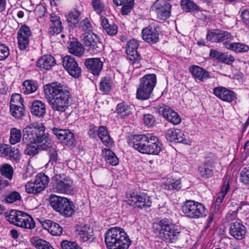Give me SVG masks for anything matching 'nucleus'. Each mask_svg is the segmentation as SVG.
I'll return each mask as SVG.
<instances>
[{"label": "nucleus", "mask_w": 249, "mask_h": 249, "mask_svg": "<svg viewBox=\"0 0 249 249\" xmlns=\"http://www.w3.org/2000/svg\"><path fill=\"white\" fill-rule=\"evenodd\" d=\"M43 89L45 99L54 111L65 112L72 104V97L69 90L59 83L46 84Z\"/></svg>", "instance_id": "1"}, {"label": "nucleus", "mask_w": 249, "mask_h": 249, "mask_svg": "<svg viewBox=\"0 0 249 249\" xmlns=\"http://www.w3.org/2000/svg\"><path fill=\"white\" fill-rule=\"evenodd\" d=\"M153 232L156 237L168 243H174L178 238L180 231L171 220L163 218L153 224Z\"/></svg>", "instance_id": "2"}, {"label": "nucleus", "mask_w": 249, "mask_h": 249, "mask_svg": "<svg viewBox=\"0 0 249 249\" xmlns=\"http://www.w3.org/2000/svg\"><path fill=\"white\" fill-rule=\"evenodd\" d=\"M131 142L132 147L142 153L158 155L161 149L158 137L149 134L135 135Z\"/></svg>", "instance_id": "3"}, {"label": "nucleus", "mask_w": 249, "mask_h": 249, "mask_svg": "<svg viewBox=\"0 0 249 249\" xmlns=\"http://www.w3.org/2000/svg\"><path fill=\"white\" fill-rule=\"evenodd\" d=\"M105 243L108 249H128L131 240L123 229L113 227L105 233Z\"/></svg>", "instance_id": "4"}, {"label": "nucleus", "mask_w": 249, "mask_h": 249, "mask_svg": "<svg viewBox=\"0 0 249 249\" xmlns=\"http://www.w3.org/2000/svg\"><path fill=\"white\" fill-rule=\"evenodd\" d=\"M45 127L42 124H32L23 129L22 142L27 145L38 143L42 144L48 139L49 134L45 133Z\"/></svg>", "instance_id": "5"}, {"label": "nucleus", "mask_w": 249, "mask_h": 249, "mask_svg": "<svg viewBox=\"0 0 249 249\" xmlns=\"http://www.w3.org/2000/svg\"><path fill=\"white\" fill-rule=\"evenodd\" d=\"M157 83L155 74H146L140 80V85L137 89L136 97L140 100L148 99Z\"/></svg>", "instance_id": "6"}, {"label": "nucleus", "mask_w": 249, "mask_h": 249, "mask_svg": "<svg viewBox=\"0 0 249 249\" xmlns=\"http://www.w3.org/2000/svg\"><path fill=\"white\" fill-rule=\"evenodd\" d=\"M7 217L10 223L18 227L29 230L35 227L36 224L32 217L24 212L12 210Z\"/></svg>", "instance_id": "7"}, {"label": "nucleus", "mask_w": 249, "mask_h": 249, "mask_svg": "<svg viewBox=\"0 0 249 249\" xmlns=\"http://www.w3.org/2000/svg\"><path fill=\"white\" fill-rule=\"evenodd\" d=\"M182 210L186 216L194 219L205 216L207 213L204 206L194 200H186L182 207Z\"/></svg>", "instance_id": "8"}, {"label": "nucleus", "mask_w": 249, "mask_h": 249, "mask_svg": "<svg viewBox=\"0 0 249 249\" xmlns=\"http://www.w3.org/2000/svg\"><path fill=\"white\" fill-rule=\"evenodd\" d=\"M57 173L52 178L53 188L58 193L69 194L72 190V181L64 174Z\"/></svg>", "instance_id": "9"}, {"label": "nucleus", "mask_w": 249, "mask_h": 249, "mask_svg": "<svg viewBox=\"0 0 249 249\" xmlns=\"http://www.w3.org/2000/svg\"><path fill=\"white\" fill-rule=\"evenodd\" d=\"M125 202L130 206L140 208L150 207L152 202L151 196L147 194L136 192L127 194Z\"/></svg>", "instance_id": "10"}, {"label": "nucleus", "mask_w": 249, "mask_h": 249, "mask_svg": "<svg viewBox=\"0 0 249 249\" xmlns=\"http://www.w3.org/2000/svg\"><path fill=\"white\" fill-rule=\"evenodd\" d=\"M82 42L85 49L90 54L98 53L103 50L102 43L98 36L94 33L85 35Z\"/></svg>", "instance_id": "11"}, {"label": "nucleus", "mask_w": 249, "mask_h": 249, "mask_svg": "<svg viewBox=\"0 0 249 249\" xmlns=\"http://www.w3.org/2000/svg\"><path fill=\"white\" fill-rule=\"evenodd\" d=\"M50 179L44 174H40L36 177L34 182H28L25 185L26 191L29 194H38L47 186Z\"/></svg>", "instance_id": "12"}, {"label": "nucleus", "mask_w": 249, "mask_h": 249, "mask_svg": "<svg viewBox=\"0 0 249 249\" xmlns=\"http://www.w3.org/2000/svg\"><path fill=\"white\" fill-rule=\"evenodd\" d=\"M171 5L164 0H157L151 6V10L154 12L158 18L166 20L170 16Z\"/></svg>", "instance_id": "13"}, {"label": "nucleus", "mask_w": 249, "mask_h": 249, "mask_svg": "<svg viewBox=\"0 0 249 249\" xmlns=\"http://www.w3.org/2000/svg\"><path fill=\"white\" fill-rule=\"evenodd\" d=\"M165 138L170 142H182L186 144H190L191 141L187 135L180 129L173 128L167 130Z\"/></svg>", "instance_id": "14"}, {"label": "nucleus", "mask_w": 249, "mask_h": 249, "mask_svg": "<svg viewBox=\"0 0 249 249\" xmlns=\"http://www.w3.org/2000/svg\"><path fill=\"white\" fill-rule=\"evenodd\" d=\"M63 65L69 73L73 77H79L81 73V68L71 56H65L62 61Z\"/></svg>", "instance_id": "15"}, {"label": "nucleus", "mask_w": 249, "mask_h": 249, "mask_svg": "<svg viewBox=\"0 0 249 249\" xmlns=\"http://www.w3.org/2000/svg\"><path fill=\"white\" fill-rule=\"evenodd\" d=\"M31 35V30L28 26L26 25L20 26L18 32V41L21 50H25L28 46Z\"/></svg>", "instance_id": "16"}, {"label": "nucleus", "mask_w": 249, "mask_h": 249, "mask_svg": "<svg viewBox=\"0 0 249 249\" xmlns=\"http://www.w3.org/2000/svg\"><path fill=\"white\" fill-rule=\"evenodd\" d=\"M213 94L222 101L231 102L235 98L234 92L225 87L219 86L213 89Z\"/></svg>", "instance_id": "17"}, {"label": "nucleus", "mask_w": 249, "mask_h": 249, "mask_svg": "<svg viewBox=\"0 0 249 249\" xmlns=\"http://www.w3.org/2000/svg\"><path fill=\"white\" fill-rule=\"evenodd\" d=\"M138 43L135 39H132L127 42L126 45V52L127 54V58L133 64L139 63L140 60V55L137 52Z\"/></svg>", "instance_id": "18"}, {"label": "nucleus", "mask_w": 249, "mask_h": 249, "mask_svg": "<svg viewBox=\"0 0 249 249\" xmlns=\"http://www.w3.org/2000/svg\"><path fill=\"white\" fill-rule=\"evenodd\" d=\"M142 39L150 44H155L159 40V31L155 27L149 26L142 30Z\"/></svg>", "instance_id": "19"}, {"label": "nucleus", "mask_w": 249, "mask_h": 249, "mask_svg": "<svg viewBox=\"0 0 249 249\" xmlns=\"http://www.w3.org/2000/svg\"><path fill=\"white\" fill-rule=\"evenodd\" d=\"M84 64L94 75H98L102 70L103 62L99 58H90L86 59Z\"/></svg>", "instance_id": "20"}, {"label": "nucleus", "mask_w": 249, "mask_h": 249, "mask_svg": "<svg viewBox=\"0 0 249 249\" xmlns=\"http://www.w3.org/2000/svg\"><path fill=\"white\" fill-rule=\"evenodd\" d=\"M39 148L40 150L48 151V154L50 158V162H52V164L56 163L58 159V153L56 150V146L49 139V137L47 141H45L43 143L40 144Z\"/></svg>", "instance_id": "21"}, {"label": "nucleus", "mask_w": 249, "mask_h": 249, "mask_svg": "<svg viewBox=\"0 0 249 249\" xmlns=\"http://www.w3.org/2000/svg\"><path fill=\"white\" fill-rule=\"evenodd\" d=\"M41 223L43 228L53 236H59L62 233V228L58 223L52 220L46 219L42 221Z\"/></svg>", "instance_id": "22"}, {"label": "nucleus", "mask_w": 249, "mask_h": 249, "mask_svg": "<svg viewBox=\"0 0 249 249\" xmlns=\"http://www.w3.org/2000/svg\"><path fill=\"white\" fill-rule=\"evenodd\" d=\"M229 231L230 234L234 238L241 240L245 236L246 228L242 224L239 222H234L231 224Z\"/></svg>", "instance_id": "23"}, {"label": "nucleus", "mask_w": 249, "mask_h": 249, "mask_svg": "<svg viewBox=\"0 0 249 249\" xmlns=\"http://www.w3.org/2000/svg\"><path fill=\"white\" fill-rule=\"evenodd\" d=\"M55 64V60L51 55H43L36 62V66L41 70H49Z\"/></svg>", "instance_id": "24"}, {"label": "nucleus", "mask_w": 249, "mask_h": 249, "mask_svg": "<svg viewBox=\"0 0 249 249\" xmlns=\"http://www.w3.org/2000/svg\"><path fill=\"white\" fill-rule=\"evenodd\" d=\"M162 114L164 118L174 124H178L181 122L179 115L170 107H164L162 110Z\"/></svg>", "instance_id": "25"}, {"label": "nucleus", "mask_w": 249, "mask_h": 249, "mask_svg": "<svg viewBox=\"0 0 249 249\" xmlns=\"http://www.w3.org/2000/svg\"><path fill=\"white\" fill-rule=\"evenodd\" d=\"M50 21L51 24L50 28V33L52 35L59 34L62 30L60 17L57 14L53 13L50 14Z\"/></svg>", "instance_id": "26"}, {"label": "nucleus", "mask_w": 249, "mask_h": 249, "mask_svg": "<svg viewBox=\"0 0 249 249\" xmlns=\"http://www.w3.org/2000/svg\"><path fill=\"white\" fill-rule=\"evenodd\" d=\"M229 178L226 177L223 183L221 191L217 193V197L215 200V208L218 209L225 197L227 193L229 192L230 188L229 184Z\"/></svg>", "instance_id": "27"}, {"label": "nucleus", "mask_w": 249, "mask_h": 249, "mask_svg": "<svg viewBox=\"0 0 249 249\" xmlns=\"http://www.w3.org/2000/svg\"><path fill=\"white\" fill-rule=\"evenodd\" d=\"M210 56L217 59L221 62L226 64H231L234 61V57L231 55H228L216 50L211 49L210 52Z\"/></svg>", "instance_id": "28"}, {"label": "nucleus", "mask_w": 249, "mask_h": 249, "mask_svg": "<svg viewBox=\"0 0 249 249\" xmlns=\"http://www.w3.org/2000/svg\"><path fill=\"white\" fill-rule=\"evenodd\" d=\"M189 71L194 76L201 81H204L211 77L208 71L197 66L190 67Z\"/></svg>", "instance_id": "29"}, {"label": "nucleus", "mask_w": 249, "mask_h": 249, "mask_svg": "<svg viewBox=\"0 0 249 249\" xmlns=\"http://www.w3.org/2000/svg\"><path fill=\"white\" fill-rule=\"evenodd\" d=\"M68 198L64 197H61L56 195H51L49 197V203L53 209L57 212H58L64 206V204L68 200Z\"/></svg>", "instance_id": "30"}, {"label": "nucleus", "mask_w": 249, "mask_h": 249, "mask_svg": "<svg viewBox=\"0 0 249 249\" xmlns=\"http://www.w3.org/2000/svg\"><path fill=\"white\" fill-rule=\"evenodd\" d=\"M101 25L106 32L110 36L115 35L118 32V27L114 23H109L108 20L104 16H101Z\"/></svg>", "instance_id": "31"}, {"label": "nucleus", "mask_w": 249, "mask_h": 249, "mask_svg": "<svg viewBox=\"0 0 249 249\" xmlns=\"http://www.w3.org/2000/svg\"><path fill=\"white\" fill-rule=\"evenodd\" d=\"M31 112L34 115L42 117L46 113L45 105L40 101H35L32 103Z\"/></svg>", "instance_id": "32"}, {"label": "nucleus", "mask_w": 249, "mask_h": 249, "mask_svg": "<svg viewBox=\"0 0 249 249\" xmlns=\"http://www.w3.org/2000/svg\"><path fill=\"white\" fill-rule=\"evenodd\" d=\"M75 206L73 202L69 199L66 200L64 206L60 208L58 213L64 217H70L74 213Z\"/></svg>", "instance_id": "33"}, {"label": "nucleus", "mask_w": 249, "mask_h": 249, "mask_svg": "<svg viewBox=\"0 0 249 249\" xmlns=\"http://www.w3.org/2000/svg\"><path fill=\"white\" fill-rule=\"evenodd\" d=\"M69 52L76 56H82L84 52L82 44L77 41H71L68 46Z\"/></svg>", "instance_id": "34"}, {"label": "nucleus", "mask_w": 249, "mask_h": 249, "mask_svg": "<svg viewBox=\"0 0 249 249\" xmlns=\"http://www.w3.org/2000/svg\"><path fill=\"white\" fill-rule=\"evenodd\" d=\"M224 47L228 49L237 53H244L249 50V47L241 43H224Z\"/></svg>", "instance_id": "35"}, {"label": "nucleus", "mask_w": 249, "mask_h": 249, "mask_svg": "<svg viewBox=\"0 0 249 249\" xmlns=\"http://www.w3.org/2000/svg\"><path fill=\"white\" fill-rule=\"evenodd\" d=\"M98 135L105 145L107 146L112 143V140L109 135L107 128L106 126H101L98 128Z\"/></svg>", "instance_id": "36"}, {"label": "nucleus", "mask_w": 249, "mask_h": 249, "mask_svg": "<svg viewBox=\"0 0 249 249\" xmlns=\"http://www.w3.org/2000/svg\"><path fill=\"white\" fill-rule=\"evenodd\" d=\"M181 7L187 12L199 11L200 8L193 1L191 0H181Z\"/></svg>", "instance_id": "37"}, {"label": "nucleus", "mask_w": 249, "mask_h": 249, "mask_svg": "<svg viewBox=\"0 0 249 249\" xmlns=\"http://www.w3.org/2000/svg\"><path fill=\"white\" fill-rule=\"evenodd\" d=\"M0 173L2 176L11 180L14 175L13 168L9 164H3L0 167Z\"/></svg>", "instance_id": "38"}, {"label": "nucleus", "mask_w": 249, "mask_h": 249, "mask_svg": "<svg viewBox=\"0 0 249 249\" xmlns=\"http://www.w3.org/2000/svg\"><path fill=\"white\" fill-rule=\"evenodd\" d=\"M81 12L77 9L74 8L70 12L67 16V21L71 25L78 23L80 19Z\"/></svg>", "instance_id": "39"}, {"label": "nucleus", "mask_w": 249, "mask_h": 249, "mask_svg": "<svg viewBox=\"0 0 249 249\" xmlns=\"http://www.w3.org/2000/svg\"><path fill=\"white\" fill-rule=\"evenodd\" d=\"M104 156L106 162L111 165L115 166L118 164L119 160L115 154L109 149H105Z\"/></svg>", "instance_id": "40"}, {"label": "nucleus", "mask_w": 249, "mask_h": 249, "mask_svg": "<svg viewBox=\"0 0 249 249\" xmlns=\"http://www.w3.org/2000/svg\"><path fill=\"white\" fill-rule=\"evenodd\" d=\"M22 90L25 94H29L36 91L38 87L34 81L26 80L23 83Z\"/></svg>", "instance_id": "41"}, {"label": "nucleus", "mask_w": 249, "mask_h": 249, "mask_svg": "<svg viewBox=\"0 0 249 249\" xmlns=\"http://www.w3.org/2000/svg\"><path fill=\"white\" fill-rule=\"evenodd\" d=\"M21 131L16 128H12L10 130L9 142L11 144H15L19 142L21 139Z\"/></svg>", "instance_id": "42"}, {"label": "nucleus", "mask_w": 249, "mask_h": 249, "mask_svg": "<svg viewBox=\"0 0 249 249\" xmlns=\"http://www.w3.org/2000/svg\"><path fill=\"white\" fill-rule=\"evenodd\" d=\"M32 244L37 249H54L50 243L41 239H33Z\"/></svg>", "instance_id": "43"}, {"label": "nucleus", "mask_w": 249, "mask_h": 249, "mask_svg": "<svg viewBox=\"0 0 249 249\" xmlns=\"http://www.w3.org/2000/svg\"><path fill=\"white\" fill-rule=\"evenodd\" d=\"M79 238L83 242L89 240L93 235V230L88 227H83L79 233Z\"/></svg>", "instance_id": "44"}, {"label": "nucleus", "mask_w": 249, "mask_h": 249, "mask_svg": "<svg viewBox=\"0 0 249 249\" xmlns=\"http://www.w3.org/2000/svg\"><path fill=\"white\" fill-rule=\"evenodd\" d=\"M213 167L206 164L200 166L198 168V172L200 176L204 178H208L213 175Z\"/></svg>", "instance_id": "45"}, {"label": "nucleus", "mask_w": 249, "mask_h": 249, "mask_svg": "<svg viewBox=\"0 0 249 249\" xmlns=\"http://www.w3.org/2000/svg\"><path fill=\"white\" fill-rule=\"evenodd\" d=\"M10 111L14 117L16 119H20L24 115L25 109L23 106L14 105L11 106Z\"/></svg>", "instance_id": "46"}, {"label": "nucleus", "mask_w": 249, "mask_h": 249, "mask_svg": "<svg viewBox=\"0 0 249 249\" xmlns=\"http://www.w3.org/2000/svg\"><path fill=\"white\" fill-rule=\"evenodd\" d=\"M116 112L121 117H124L130 113V107L124 103H120L117 106Z\"/></svg>", "instance_id": "47"}, {"label": "nucleus", "mask_w": 249, "mask_h": 249, "mask_svg": "<svg viewBox=\"0 0 249 249\" xmlns=\"http://www.w3.org/2000/svg\"><path fill=\"white\" fill-rule=\"evenodd\" d=\"M52 131L56 138L62 142L63 140H65V137L69 132V130L62 129L58 127H54L52 128Z\"/></svg>", "instance_id": "48"}, {"label": "nucleus", "mask_w": 249, "mask_h": 249, "mask_svg": "<svg viewBox=\"0 0 249 249\" xmlns=\"http://www.w3.org/2000/svg\"><path fill=\"white\" fill-rule=\"evenodd\" d=\"M21 197L20 194L17 191H12L6 194L5 199L7 203H12L20 200Z\"/></svg>", "instance_id": "49"}, {"label": "nucleus", "mask_w": 249, "mask_h": 249, "mask_svg": "<svg viewBox=\"0 0 249 249\" xmlns=\"http://www.w3.org/2000/svg\"><path fill=\"white\" fill-rule=\"evenodd\" d=\"M100 89L104 92H109L111 89V81L109 78L104 77L100 82Z\"/></svg>", "instance_id": "50"}, {"label": "nucleus", "mask_w": 249, "mask_h": 249, "mask_svg": "<svg viewBox=\"0 0 249 249\" xmlns=\"http://www.w3.org/2000/svg\"><path fill=\"white\" fill-rule=\"evenodd\" d=\"M218 36L219 42H223L224 46L225 42L231 43L230 41L233 39L231 34L226 31H218Z\"/></svg>", "instance_id": "51"}, {"label": "nucleus", "mask_w": 249, "mask_h": 249, "mask_svg": "<svg viewBox=\"0 0 249 249\" xmlns=\"http://www.w3.org/2000/svg\"><path fill=\"white\" fill-rule=\"evenodd\" d=\"M62 249H81V248L75 242L63 240L60 244Z\"/></svg>", "instance_id": "52"}, {"label": "nucleus", "mask_w": 249, "mask_h": 249, "mask_svg": "<svg viewBox=\"0 0 249 249\" xmlns=\"http://www.w3.org/2000/svg\"><path fill=\"white\" fill-rule=\"evenodd\" d=\"M62 142L69 147L73 146L75 145L76 140L73 133L70 130L65 137V140Z\"/></svg>", "instance_id": "53"}, {"label": "nucleus", "mask_w": 249, "mask_h": 249, "mask_svg": "<svg viewBox=\"0 0 249 249\" xmlns=\"http://www.w3.org/2000/svg\"><path fill=\"white\" fill-rule=\"evenodd\" d=\"M39 146L40 145L36 146L35 145H31L30 144H29L25 149L24 153L25 154L29 156H34L37 155L39 152V150H40Z\"/></svg>", "instance_id": "54"}, {"label": "nucleus", "mask_w": 249, "mask_h": 249, "mask_svg": "<svg viewBox=\"0 0 249 249\" xmlns=\"http://www.w3.org/2000/svg\"><path fill=\"white\" fill-rule=\"evenodd\" d=\"M240 180L245 184H249V167H244L240 173Z\"/></svg>", "instance_id": "55"}, {"label": "nucleus", "mask_w": 249, "mask_h": 249, "mask_svg": "<svg viewBox=\"0 0 249 249\" xmlns=\"http://www.w3.org/2000/svg\"><path fill=\"white\" fill-rule=\"evenodd\" d=\"M23 100L20 94H15L12 95L10 101V107L13 106L14 105L18 106H23Z\"/></svg>", "instance_id": "56"}, {"label": "nucleus", "mask_w": 249, "mask_h": 249, "mask_svg": "<svg viewBox=\"0 0 249 249\" xmlns=\"http://www.w3.org/2000/svg\"><path fill=\"white\" fill-rule=\"evenodd\" d=\"M9 55V50L4 44L0 43V61L4 60Z\"/></svg>", "instance_id": "57"}, {"label": "nucleus", "mask_w": 249, "mask_h": 249, "mask_svg": "<svg viewBox=\"0 0 249 249\" xmlns=\"http://www.w3.org/2000/svg\"><path fill=\"white\" fill-rule=\"evenodd\" d=\"M219 37L218 30L209 32L206 36V39L213 42H219Z\"/></svg>", "instance_id": "58"}, {"label": "nucleus", "mask_w": 249, "mask_h": 249, "mask_svg": "<svg viewBox=\"0 0 249 249\" xmlns=\"http://www.w3.org/2000/svg\"><path fill=\"white\" fill-rule=\"evenodd\" d=\"M216 160V157L213 153H210L205 158L204 164L214 168V163Z\"/></svg>", "instance_id": "59"}, {"label": "nucleus", "mask_w": 249, "mask_h": 249, "mask_svg": "<svg viewBox=\"0 0 249 249\" xmlns=\"http://www.w3.org/2000/svg\"><path fill=\"white\" fill-rule=\"evenodd\" d=\"M35 15L37 16L38 18L43 17L46 12V8L41 4L37 5L34 10Z\"/></svg>", "instance_id": "60"}, {"label": "nucleus", "mask_w": 249, "mask_h": 249, "mask_svg": "<svg viewBox=\"0 0 249 249\" xmlns=\"http://www.w3.org/2000/svg\"><path fill=\"white\" fill-rule=\"evenodd\" d=\"M122 13L123 15H127L130 13L134 5V0H131L122 4Z\"/></svg>", "instance_id": "61"}, {"label": "nucleus", "mask_w": 249, "mask_h": 249, "mask_svg": "<svg viewBox=\"0 0 249 249\" xmlns=\"http://www.w3.org/2000/svg\"><path fill=\"white\" fill-rule=\"evenodd\" d=\"M11 150L9 151L10 153V154L7 156V157L9 158L11 160H18L20 159V153L18 149L15 148V147L12 148L11 147Z\"/></svg>", "instance_id": "62"}, {"label": "nucleus", "mask_w": 249, "mask_h": 249, "mask_svg": "<svg viewBox=\"0 0 249 249\" xmlns=\"http://www.w3.org/2000/svg\"><path fill=\"white\" fill-rule=\"evenodd\" d=\"M143 119L144 124L148 127L153 126L155 122L154 117L150 114L144 115Z\"/></svg>", "instance_id": "63"}, {"label": "nucleus", "mask_w": 249, "mask_h": 249, "mask_svg": "<svg viewBox=\"0 0 249 249\" xmlns=\"http://www.w3.org/2000/svg\"><path fill=\"white\" fill-rule=\"evenodd\" d=\"M79 26L80 28L85 31H90L92 29V25L87 18L82 20Z\"/></svg>", "instance_id": "64"}]
</instances>
